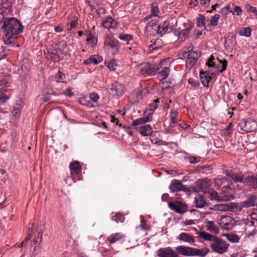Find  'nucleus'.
<instances>
[{
	"mask_svg": "<svg viewBox=\"0 0 257 257\" xmlns=\"http://www.w3.org/2000/svg\"><path fill=\"white\" fill-rule=\"evenodd\" d=\"M2 23L1 30L4 33V43L13 47L16 43L17 35L22 31L23 27L18 19L14 18L4 19Z\"/></svg>",
	"mask_w": 257,
	"mask_h": 257,
	"instance_id": "1",
	"label": "nucleus"
},
{
	"mask_svg": "<svg viewBox=\"0 0 257 257\" xmlns=\"http://www.w3.org/2000/svg\"><path fill=\"white\" fill-rule=\"evenodd\" d=\"M253 206L257 207V197L255 195H248L247 200L240 202L239 204L235 203H228L224 204H217L214 207L218 209H241L242 207L248 208Z\"/></svg>",
	"mask_w": 257,
	"mask_h": 257,
	"instance_id": "2",
	"label": "nucleus"
},
{
	"mask_svg": "<svg viewBox=\"0 0 257 257\" xmlns=\"http://www.w3.org/2000/svg\"><path fill=\"white\" fill-rule=\"evenodd\" d=\"M161 66L155 63H142L137 67L138 73L143 75H151L155 73Z\"/></svg>",
	"mask_w": 257,
	"mask_h": 257,
	"instance_id": "3",
	"label": "nucleus"
},
{
	"mask_svg": "<svg viewBox=\"0 0 257 257\" xmlns=\"http://www.w3.org/2000/svg\"><path fill=\"white\" fill-rule=\"evenodd\" d=\"M12 4L10 0H0V24L4 19L12 13Z\"/></svg>",
	"mask_w": 257,
	"mask_h": 257,
	"instance_id": "4",
	"label": "nucleus"
},
{
	"mask_svg": "<svg viewBox=\"0 0 257 257\" xmlns=\"http://www.w3.org/2000/svg\"><path fill=\"white\" fill-rule=\"evenodd\" d=\"M228 245L225 241L217 237L214 238L213 241L210 244V246L213 251L220 254L226 251Z\"/></svg>",
	"mask_w": 257,
	"mask_h": 257,
	"instance_id": "5",
	"label": "nucleus"
},
{
	"mask_svg": "<svg viewBox=\"0 0 257 257\" xmlns=\"http://www.w3.org/2000/svg\"><path fill=\"white\" fill-rule=\"evenodd\" d=\"M241 129L246 132H252L257 129V123L252 119H243L239 122Z\"/></svg>",
	"mask_w": 257,
	"mask_h": 257,
	"instance_id": "6",
	"label": "nucleus"
},
{
	"mask_svg": "<svg viewBox=\"0 0 257 257\" xmlns=\"http://www.w3.org/2000/svg\"><path fill=\"white\" fill-rule=\"evenodd\" d=\"M205 194L208 195L211 200H216L217 201L223 200L227 201L234 198V197L232 195H223V192L220 195H218V193L212 188L209 190L208 192H207Z\"/></svg>",
	"mask_w": 257,
	"mask_h": 257,
	"instance_id": "7",
	"label": "nucleus"
},
{
	"mask_svg": "<svg viewBox=\"0 0 257 257\" xmlns=\"http://www.w3.org/2000/svg\"><path fill=\"white\" fill-rule=\"evenodd\" d=\"M184 58H187L186 66L187 68H191L196 63L199 57L198 53L195 51H188L183 54Z\"/></svg>",
	"mask_w": 257,
	"mask_h": 257,
	"instance_id": "8",
	"label": "nucleus"
},
{
	"mask_svg": "<svg viewBox=\"0 0 257 257\" xmlns=\"http://www.w3.org/2000/svg\"><path fill=\"white\" fill-rule=\"evenodd\" d=\"M169 26V23L168 21H164L163 23L158 25L153 24L152 25L148 24L146 26V33L150 31L151 29H153V27H155L157 28V33L162 36L167 31Z\"/></svg>",
	"mask_w": 257,
	"mask_h": 257,
	"instance_id": "9",
	"label": "nucleus"
},
{
	"mask_svg": "<svg viewBox=\"0 0 257 257\" xmlns=\"http://www.w3.org/2000/svg\"><path fill=\"white\" fill-rule=\"evenodd\" d=\"M196 184L197 191L203 192L205 194L211 189L210 187L211 185V182L208 178L199 179L196 181Z\"/></svg>",
	"mask_w": 257,
	"mask_h": 257,
	"instance_id": "10",
	"label": "nucleus"
},
{
	"mask_svg": "<svg viewBox=\"0 0 257 257\" xmlns=\"http://www.w3.org/2000/svg\"><path fill=\"white\" fill-rule=\"evenodd\" d=\"M179 194L176 195L175 201H169L168 206L171 209H185L188 207L187 204L184 202L182 198H180Z\"/></svg>",
	"mask_w": 257,
	"mask_h": 257,
	"instance_id": "11",
	"label": "nucleus"
},
{
	"mask_svg": "<svg viewBox=\"0 0 257 257\" xmlns=\"http://www.w3.org/2000/svg\"><path fill=\"white\" fill-rule=\"evenodd\" d=\"M159 257H178V254L171 247L161 248L158 252Z\"/></svg>",
	"mask_w": 257,
	"mask_h": 257,
	"instance_id": "12",
	"label": "nucleus"
},
{
	"mask_svg": "<svg viewBox=\"0 0 257 257\" xmlns=\"http://www.w3.org/2000/svg\"><path fill=\"white\" fill-rule=\"evenodd\" d=\"M124 86L117 82L112 83L110 87L111 93L117 96L121 95L124 92Z\"/></svg>",
	"mask_w": 257,
	"mask_h": 257,
	"instance_id": "13",
	"label": "nucleus"
},
{
	"mask_svg": "<svg viewBox=\"0 0 257 257\" xmlns=\"http://www.w3.org/2000/svg\"><path fill=\"white\" fill-rule=\"evenodd\" d=\"M169 189L171 192H178L180 191H186L187 188L183 185L181 181L175 180L169 187Z\"/></svg>",
	"mask_w": 257,
	"mask_h": 257,
	"instance_id": "14",
	"label": "nucleus"
},
{
	"mask_svg": "<svg viewBox=\"0 0 257 257\" xmlns=\"http://www.w3.org/2000/svg\"><path fill=\"white\" fill-rule=\"evenodd\" d=\"M45 55L48 60H51L54 62H58L61 60L60 56L55 49L47 50L45 52Z\"/></svg>",
	"mask_w": 257,
	"mask_h": 257,
	"instance_id": "15",
	"label": "nucleus"
},
{
	"mask_svg": "<svg viewBox=\"0 0 257 257\" xmlns=\"http://www.w3.org/2000/svg\"><path fill=\"white\" fill-rule=\"evenodd\" d=\"M192 247L180 245L176 248L177 251L185 256H192Z\"/></svg>",
	"mask_w": 257,
	"mask_h": 257,
	"instance_id": "16",
	"label": "nucleus"
},
{
	"mask_svg": "<svg viewBox=\"0 0 257 257\" xmlns=\"http://www.w3.org/2000/svg\"><path fill=\"white\" fill-rule=\"evenodd\" d=\"M72 175H79L81 172V167L78 162L76 161L71 163L69 165Z\"/></svg>",
	"mask_w": 257,
	"mask_h": 257,
	"instance_id": "17",
	"label": "nucleus"
},
{
	"mask_svg": "<svg viewBox=\"0 0 257 257\" xmlns=\"http://www.w3.org/2000/svg\"><path fill=\"white\" fill-rule=\"evenodd\" d=\"M178 238L181 241L188 242L190 244H192L195 242L194 237L188 233L182 232L180 233Z\"/></svg>",
	"mask_w": 257,
	"mask_h": 257,
	"instance_id": "18",
	"label": "nucleus"
},
{
	"mask_svg": "<svg viewBox=\"0 0 257 257\" xmlns=\"http://www.w3.org/2000/svg\"><path fill=\"white\" fill-rule=\"evenodd\" d=\"M200 77L202 84L205 87H208L209 82L211 79V76H209V73L207 72H203L202 70H201L200 72Z\"/></svg>",
	"mask_w": 257,
	"mask_h": 257,
	"instance_id": "19",
	"label": "nucleus"
},
{
	"mask_svg": "<svg viewBox=\"0 0 257 257\" xmlns=\"http://www.w3.org/2000/svg\"><path fill=\"white\" fill-rule=\"evenodd\" d=\"M192 256H198L200 257H204L209 252V249L207 248H202L201 249L193 248Z\"/></svg>",
	"mask_w": 257,
	"mask_h": 257,
	"instance_id": "20",
	"label": "nucleus"
},
{
	"mask_svg": "<svg viewBox=\"0 0 257 257\" xmlns=\"http://www.w3.org/2000/svg\"><path fill=\"white\" fill-rule=\"evenodd\" d=\"M225 173L226 176L230 177L235 182H242L243 181L242 175H238L237 173H233L228 170H226Z\"/></svg>",
	"mask_w": 257,
	"mask_h": 257,
	"instance_id": "21",
	"label": "nucleus"
},
{
	"mask_svg": "<svg viewBox=\"0 0 257 257\" xmlns=\"http://www.w3.org/2000/svg\"><path fill=\"white\" fill-rule=\"evenodd\" d=\"M152 113H150L147 114V116L140 118L134 120L132 122V125L136 126L140 124H144L147 122H149L150 120V118H152Z\"/></svg>",
	"mask_w": 257,
	"mask_h": 257,
	"instance_id": "22",
	"label": "nucleus"
},
{
	"mask_svg": "<svg viewBox=\"0 0 257 257\" xmlns=\"http://www.w3.org/2000/svg\"><path fill=\"white\" fill-rule=\"evenodd\" d=\"M244 184L251 186L253 188H257V178L249 176L244 180Z\"/></svg>",
	"mask_w": 257,
	"mask_h": 257,
	"instance_id": "23",
	"label": "nucleus"
},
{
	"mask_svg": "<svg viewBox=\"0 0 257 257\" xmlns=\"http://www.w3.org/2000/svg\"><path fill=\"white\" fill-rule=\"evenodd\" d=\"M123 237L122 234L120 233H116L111 234L109 235L107 239V240L109 241L110 244H113L115 243L116 241L120 240Z\"/></svg>",
	"mask_w": 257,
	"mask_h": 257,
	"instance_id": "24",
	"label": "nucleus"
},
{
	"mask_svg": "<svg viewBox=\"0 0 257 257\" xmlns=\"http://www.w3.org/2000/svg\"><path fill=\"white\" fill-rule=\"evenodd\" d=\"M194 203L196 207L202 208L206 204V201L202 195L198 194L195 196Z\"/></svg>",
	"mask_w": 257,
	"mask_h": 257,
	"instance_id": "25",
	"label": "nucleus"
},
{
	"mask_svg": "<svg viewBox=\"0 0 257 257\" xmlns=\"http://www.w3.org/2000/svg\"><path fill=\"white\" fill-rule=\"evenodd\" d=\"M225 183H227L226 185H224V188L229 187L228 185L229 181L226 177H222L220 178H216L214 180V183L215 186L217 187H220L223 186Z\"/></svg>",
	"mask_w": 257,
	"mask_h": 257,
	"instance_id": "26",
	"label": "nucleus"
},
{
	"mask_svg": "<svg viewBox=\"0 0 257 257\" xmlns=\"http://www.w3.org/2000/svg\"><path fill=\"white\" fill-rule=\"evenodd\" d=\"M197 234L201 238H203L206 240L211 241L212 242L213 241L214 238L217 237L216 236H213L212 235L205 231L198 232Z\"/></svg>",
	"mask_w": 257,
	"mask_h": 257,
	"instance_id": "27",
	"label": "nucleus"
},
{
	"mask_svg": "<svg viewBox=\"0 0 257 257\" xmlns=\"http://www.w3.org/2000/svg\"><path fill=\"white\" fill-rule=\"evenodd\" d=\"M142 219L140 221V224L137 228H140L141 230L144 231H150L151 229V226L149 223H148L145 221L143 217H141Z\"/></svg>",
	"mask_w": 257,
	"mask_h": 257,
	"instance_id": "28",
	"label": "nucleus"
},
{
	"mask_svg": "<svg viewBox=\"0 0 257 257\" xmlns=\"http://www.w3.org/2000/svg\"><path fill=\"white\" fill-rule=\"evenodd\" d=\"M152 127L149 124H146L141 127L140 129V134L143 136H147L151 134Z\"/></svg>",
	"mask_w": 257,
	"mask_h": 257,
	"instance_id": "29",
	"label": "nucleus"
},
{
	"mask_svg": "<svg viewBox=\"0 0 257 257\" xmlns=\"http://www.w3.org/2000/svg\"><path fill=\"white\" fill-rule=\"evenodd\" d=\"M44 229V226L43 224H40L37 227V231H38V236L34 239V242L36 244V243H39L41 241L42 238V234L43 230Z\"/></svg>",
	"mask_w": 257,
	"mask_h": 257,
	"instance_id": "30",
	"label": "nucleus"
},
{
	"mask_svg": "<svg viewBox=\"0 0 257 257\" xmlns=\"http://www.w3.org/2000/svg\"><path fill=\"white\" fill-rule=\"evenodd\" d=\"M192 27L193 26L190 25L189 28L185 29L181 32V37H179L181 41L183 42L188 38Z\"/></svg>",
	"mask_w": 257,
	"mask_h": 257,
	"instance_id": "31",
	"label": "nucleus"
},
{
	"mask_svg": "<svg viewBox=\"0 0 257 257\" xmlns=\"http://www.w3.org/2000/svg\"><path fill=\"white\" fill-rule=\"evenodd\" d=\"M169 69L166 67L159 73L157 74V77L160 81L164 80L168 76Z\"/></svg>",
	"mask_w": 257,
	"mask_h": 257,
	"instance_id": "32",
	"label": "nucleus"
},
{
	"mask_svg": "<svg viewBox=\"0 0 257 257\" xmlns=\"http://www.w3.org/2000/svg\"><path fill=\"white\" fill-rule=\"evenodd\" d=\"M234 38L232 36L230 37L229 35H228L227 37H225V41L224 43L225 48L229 49L231 47L233 46L234 44Z\"/></svg>",
	"mask_w": 257,
	"mask_h": 257,
	"instance_id": "33",
	"label": "nucleus"
},
{
	"mask_svg": "<svg viewBox=\"0 0 257 257\" xmlns=\"http://www.w3.org/2000/svg\"><path fill=\"white\" fill-rule=\"evenodd\" d=\"M58 49L64 55H67L69 51L67 43L64 41H62L58 43Z\"/></svg>",
	"mask_w": 257,
	"mask_h": 257,
	"instance_id": "34",
	"label": "nucleus"
},
{
	"mask_svg": "<svg viewBox=\"0 0 257 257\" xmlns=\"http://www.w3.org/2000/svg\"><path fill=\"white\" fill-rule=\"evenodd\" d=\"M223 235L232 243L238 242L240 239V237L236 234H224Z\"/></svg>",
	"mask_w": 257,
	"mask_h": 257,
	"instance_id": "35",
	"label": "nucleus"
},
{
	"mask_svg": "<svg viewBox=\"0 0 257 257\" xmlns=\"http://www.w3.org/2000/svg\"><path fill=\"white\" fill-rule=\"evenodd\" d=\"M163 45V41L161 39H156L154 42L149 46L150 49L152 50H156L161 48Z\"/></svg>",
	"mask_w": 257,
	"mask_h": 257,
	"instance_id": "36",
	"label": "nucleus"
},
{
	"mask_svg": "<svg viewBox=\"0 0 257 257\" xmlns=\"http://www.w3.org/2000/svg\"><path fill=\"white\" fill-rule=\"evenodd\" d=\"M207 230L210 232H214L218 233L219 231L218 228L215 226L214 222L211 221H208L206 225Z\"/></svg>",
	"mask_w": 257,
	"mask_h": 257,
	"instance_id": "37",
	"label": "nucleus"
},
{
	"mask_svg": "<svg viewBox=\"0 0 257 257\" xmlns=\"http://www.w3.org/2000/svg\"><path fill=\"white\" fill-rule=\"evenodd\" d=\"M112 219L117 223L123 222L125 220V217L121 213H116L114 215L112 216Z\"/></svg>",
	"mask_w": 257,
	"mask_h": 257,
	"instance_id": "38",
	"label": "nucleus"
},
{
	"mask_svg": "<svg viewBox=\"0 0 257 257\" xmlns=\"http://www.w3.org/2000/svg\"><path fill=\"white\" fill-rule=\"evenodd\" d=\"M105 44L109 45L112 48L115 49L116 50L118 49V44L116 41L113 40H105Z\"/></svg>",
	"mask_w": 257,
	"mask_h": 257,
	"instance_id": "39",
	"label": "nucleus"
},
{
	"mask_svg": "<svg viewBox=\"0 0 257 257\" xmlns=\"http://www.w3.org/2000/svg\"><path fill=\"white\" fill-rule=\"evenodd\" d=\"M91 63L97 64L102 61V58L99 55H92L89 57Z\"/></svg>",
	"mask_w": 257,
	"mask_h": 257,
	"instance_id": "40",
	"label": "nucleus"
},
{
	"mask_svg": "<svg viewBox=\"0 0 257 257\" xmlns=\"http://www.w3.org/2000/svg\"><path fill=\"white\" fill-rule=\"evenodd\" d=\"M205 22V17L203 15L199 14L196 21L197 26L199 27H202L204 26Z\"/></svg>",
	"mask_w": 257,
	"mask_h": 257,
	"instance_id": "41",
	"label": "nucleus"
},
{
	"mask_svg": "<svg viewBox=\"0 0 257 257\" xmlns=\"http://www.w3.org/2000/svg\"><path fill=\"white\" fill-rule=\"evenodd\" d=\"M178 114V112L177 111H172L170 114V118H171V122L170 124V127H174L175 124L177 122V119L176 118V116Z\"/></svg>",
	"mask_w": 257,
	"mask_h": 257,
	"instance_id": "42",
	"label": "nucleus"
},
{
	"mask_svg": "<svg viewBox=\"0 0 257 257\" xmlns=\"http://www.w3.org/2000/svg\"><path fill=\"white\" fill-rule=\"evenodd\" d=\"M239 33L241 36L249 37L251 35V29L249 27H245L241 29Z\"/></svg>",
	"mask_w": 257,
	"mask_h": 257,
	"instance_id": "43",
	"label": "nucleus"
},
{
	"mask_svg": "<svg viewBox=\"0 0 257 257\" xmlns=\"http://www.w3.org/2000/svg\"><path fill=\"white\" fill-rule=\"evenodd\" d=\"M219 15L218 14H215L210 18V25L212 26H216L218 24V21L219 19Z\"/></svg>",
	"mask_w": 257,
	"mask_h": 257,
	"instance_id": "44",
	"label": "nucleus"
},
{
	"mask_svg": "<svg viewBox=\"0 0 257 257\" xmlns=\"http://www.w3.org/2000/svg\"><path fill=\"white\" fill-rule=\"evenodd\" d=\"M197 171L199 173H202L205 174H208L210 173V167L209 166H203L199 167L197 168Z\"/></svg>",
	"mask_w": 257,
	"mask_h": 257,
	"instance_id": "45",
	"label": "nucleus"
},
{
	"mask_svg": "<svg viewBox=\"0 0 257 257\" xmlns=\"http://www.w3.org/2000/svg\"><path fill=\"white\" fill-rule=\"evenodd\" d=\"M86 40L87 41L88 44L91 45V47H93L96 43V40L94 37L91 36L90 34H89L88 37L87 38Z\"/></svg>",
	"mask_w": 257,
	"mask_h": 257,
	"instance_id": "46",
	"label": "nucleus"
},
{
	"mask_svg": "<svg viewBox=\"0 0 257 257\" xmlns=\"http://www.w3.org/2000/svg\"><path fill=\"white\" fill-rule=\"evenodd\" d=\"M119 38L125 42L130 41L133 39V36L129 34H120Z\"/></svg>",
	"mask_w": 257,
	"mask_h": 257,
	"instance_id": "47",
	"label": "nucleus"
},
{
	"mask_svg": "<svg viewBox=\"0 0 257 257\" xmlns=\"http://www.w3.org/2000/svg\"><path fill=\"white\" fill-rule=\"evenodd\" d=\"M21 109L22 106L20 104L19 105L17 104L16 106L14 107L12 111L13 115L16 116L19 114L21 110Z\"/></svg>",
	"mask_w": 257,
	"mask_h": 257,
	"instance_id": "48",
	"label": "nucleus"
},
{
	"mask_svg": "<svg viewBox=\"0 0 257 257\" xmlns=\"http://www.w3.org/2000/svg\"><path fill=\"white\" fill-rule=\"evenodd\" d=\"M188 83L194 87H198L199 85V82L198 80L192 78H190L188 79Z\"/></svg>",
	"mask_w": 257,
	"mask_h": 257,
	"instance_id": "49",
	"label": "nucleus"
},
{
	"mask_svg": "<svg viewBox=\"0 0 257 257\" xmlns=\"http://www.w3.org/2000/svg\"><path fill=\"white\" fill-rule=\"evenodd\" d=\"M112 21V19L111 17L108 18L107 20L103 22L102 23V26L105 28H109L111 27V22Z\"/></svg>",
	"mask_w": 257,
	"mask_h": 257,
	"instance_id": "50",
	"label": "nucleus"
},
{
	"mask_svg": "<svg viewBox=\"0 0 257 257\" xmlns=\"http://www.w3.org/2000/svg\"><path fill=\"white\" fill-rule=\"evenodd\" d=\"M245 8L248 12H251L252 13H254L256 16H257V9L247 4L245 6Z\"/></svg>",
	"mask_w": 257,
	"mask_h": 257,
	"instance_id": "51",
	"label": "nucleus"
},
{
	"mask_svg": "<svg viewBox=\"0 0 257 257\" xmlns=\"http://www.w3.org/2000/svg\"><path fill=\"white\" fill-rule=\"evenodd\" d=\"M159 13V10L156 4L153 3L152 5L151 13L155 16H157V14Z\"/></svg>",
	"mask_w": 257,
	"mask_h": 257,
	"instance_id": "52",
	"label": "nucleus"
},
{
	"mask_svg": "<svg viewBox=\"0 0 257 257\" xmlns=\"http://www.w3.org/2000/svg\"><path fill=\"white\" fill-rule=\"evenodd\" d=\"M158 99L155 100L153 103H151L149 105V109L151 111H154L158 107V103H159Z\"/></svg>",
	"mask_w": 257,
	"mask_h": 257,
	"instance_id": "53",
	"label": "nucleus"
},
{
	"mask_svg": "<svg viewBox=\"0 0 257 257\" xmlns=\"http://www.w3.org/2000/svg\"><path fill=\"white\" fill-rule=\"evenodd\" d=\"M77 24V22L76 20H73L72 21L70 24H68L67 26V29L69 31L71 30L73 28H75L76 27V25Z\"/></svg>",
	"mask_w": 257,
	"mask_h": 257,
	"instance_id": "54",
	"label": "nucleus"
},
{
	"mask_svg": "<svg viewBox=\"0 0 257 257\" xmlns=\"http://www.w3.org/2000/svg\"><path fill=\"white\" fill-rule=\"evenodd\" d=\"M214 59V57L211 56L209 59L208 60L207 62H206V64L209 67H214V62H213V60Z\"/></svg>",
	"mask_w": 257,
	"mask_h": 257,
	"instance_id": "55",
	"label": "nucleus"
},
{
	"mask_svg": "<svg viewBox=\"0 0 257 257\" xmlns=\"http://www.w3.org/2000/svg\"><path fill=\"white\" fill-rule=\"evenodd\" d=\"M90 98L94 102H96L98 100L99 96L96 93H91L89 95Z\"/></svg>",
	"mask_w": 257,
	"mask_h": 257,
	"instance_id": "56",
	"label": "nucleus"
},
{
	"mask_svg": "<svg viewBox=\"0 0 257 257\" xmlns=\"http://www.w3.org/2000/svg\"><path fill=\"white\" fill-rule=\"evenodd\" d=\"M96 12L97 15L100 17L101 15L104 14L105 13V10L104 8L102 7H100L98 9L96 10Z\"/></svg>",
	"mask_w": 257,
	"mask_h": 257,
	"instance_id": "57",
	"label": "nucleus"
},
{
	"mask_svg": "<svg viewBox=\"0 0 257 257\" xmlns=\"http://www.w3.org/2000/svg\"><path fill=\"white\" fill-rule=\"evenodd\" d=\"M220 62L222 63V68L220 70V72L221 73L226 69L227 65V62L226 60H224L223 61L220 60Z\"/></svg>",
	"mask_w": 257,
	"mask_h": 257,
	"instance_id": "58",
	"label": "nucleus"
},
{
	"mask_svg": "<svg viewBox=\"0 0 257 257\" xmlns=\"http://www.w3.org/2000/svg\"><path fill=\"white\" fill-rule=\"evenodd\" d=\"M30 227H28V231L27 232V236L25 238V239L24 240L26 242H27L31 237V234L33 232L32 229L30 230Z\"/></svg>",
	"mask_w": 257,
	"mask_h": 257,
	"instance_id": "59",
	"label": "nucleus"
},
{
	"mask_svg": "<svg viewBox=\"0 0 257 257\" xmlns=\"http://www.w3.org/2000/svg\"><path fill=\"white\" fill-rule=\"evenodd\" d=\"M234 12H236V15L237 16H239L240 15H241V13H242V10H241V9L240 7L239 6H235L234 8V11H233V13Z\"/></svg>",
	"mask_w": 257,
	"mask_h": 257,
	"instance_id": "60",
	"label": "nucleus"
},
{
	"mask_svg": "<svg viewBox=\"0 0 257 257\" xmlns=\"http://www.w3.org/2000/svg\"><path fill=\"white\" fill-rule=\"evenodd\" d=\"M57 81L58 82H62L63 80L62 73L61 71H58L56 76Z\"/></svg>",
	"mask_w": 257,
	"mask_h": 257,
	"instance_id": "61",
	"label": "nucleus"
},
{
	"mask_svg": "<svg viewBox=\"0 0 257 257\" xmlns=\"http://www.w3.org/2000/svg\"><path fill=\"white\" fill-rule=\"evenodd\" d=\"M188 159H189V162L191 164H195L198 161L197 160V159L195 157H193V156L189 157Z\"/></svg>",
	"mask_w": 257,
	"mask_h": 257,
	"instance_id": "62",
	"label": "nucleus"
},
{
	"mask_svg": "<svg viewBox=\"0 0 257 257\" xmlns=\"http://www.w3.org/2000/svg\"><path fill=\"white\" fill-rule=\"evenodd\" d=\"M173 34L175 36L178 37L179 39H180L179 37H181V31L177 29H174L173 30Z\"/></svg>",
	"mask_w": 257,
	"mask_h": 257,
	"instance_id": "63",
	"label": "nucleus"
},
{
	"mask_svg": "<svg viewBox=\"0 0 257 257\" xmlns=\"http://www.w3.org/2000/svg\"><path fill=\"white\" fill-rule=\"evenodd\" d=\"M170 198L169 195L167 193H164L162 196V200L163 201H166L169 200Z\"/></svg>",
	"mask_w": 257,
	"mask_h": 257,
	"instance_id": "64",
	"label": "nucleus"
}]
</instances>
